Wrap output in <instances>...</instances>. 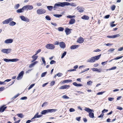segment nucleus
<instances>
[{"mask_svg": "<svg viewBox=\"0 0 123 123\" xmlns=\"http://www.w3.org/2000/svg\"><path fill=\"white\" fill-rule=\"evenodd\" d=\"M12 50V49L10 48L9 49H3L1 50V52L2 53L8 54L10 53Z\"/></svg>", "mask_w": 123, "mask_h": 123, "instance_id": "f257e3e1", "label": "nucleus"}, {"mask_svg": "<svg viewBox=\"0 0 123 123\" xmlns=\"http://www.w3.org/2000/svg\"><path fill=\"white\" fill-rule=\"evenodd\" d=\"M115 8V5H113L111 7V9L113 11L114 10Z\"/></svg>", "mask_w": 123, "mask_h": 123, "instance_id": "c03bdc74", "label": "nucleus"}, {"mask_svg": "<svg viewBox=\"0 0 123 123\" xmlns=\"http://www.w3.org/2000/svg\"><path fill=\"white\" fill-rule=\"evenodd\" d=\"M84 39L81 37H80L78 39L77 42L80 43H82L84 41Z\"/></svg>", "mask_w": 123, "mask_h": 123, "instance_id": "9d476101", "label": "nucleus"}, {"mask_svg": "<svg viewBox=\"0 0 123 123\" xmlns=\"http://www.w3.org/2000/svg\"><path fill=\"white\" fill-rule=\"evenodd\" d=\"M72 29H69L68 28H66L65 29V31L66 34L67 35L70 34L71 33V31Z\"/></svg>", "mask_w": 123, "mask_h": 123, "instance_id": "1a4fd4ad", "label": "nucleus"}, {"mask_svg": "<svg viewBox=\"0 0 123 123\" xmlns=\"http://www.w3.org/2000/svg\"><path fill=\"white\" fill-rule=\"evenodd\" d=\"M84 110L89 113L91 112H94V111L93 110L87 107L85 108L84 109Z\"/></svg>", "mask_w": 123, "mask_h": 123, "instance_id": "4468645a", "label": "nucleus"}, {"mask_svg": "<svg viewBox=\"0 0 123 123\" xmlns=\"http://www.w3.org/2000/svg\"><path fill=\"white\" fill-rule=\"evenodd\" d=\"M87 62H95L94 58L93 56L92 57L88 60L87 61Z\"/></svg>", "mask_w": 123, "mask_h": 123, "instance_id": "9b49d317", "label": "nucleus"}, {"mask_svg": "<svg viewBox=\"0 0 123 123\" xmlns=\"http://www.w3.org/2000/svg\"><path fill=\"white\" fill-rule=\"evenodd\" d=\"M101 56V54H100L98 55L95 56H93L95 61H96L98 60V59H99L100 58V57Z\"/></svg>", "mask_w": 123, "mask_h": 123, "instance_id": "f3484780", "label": "nucleus"}, {"mask_svg": "<svg viewBox=\"0 0 123 123\" xmlns=\"http://www.w3.org/2000/svg\"><path fill=\"white\" fill-rule=\"evenodd\" d=\"M19 18L22 21L27 22H30V20L28 18L23 15L20 16Z\"/></svg>", "mask_w": 123, "mask_h": 123, "instance_id": "7ed1b4c3", "label": "nucleus"}, {"mask_svg": "<svg viewBox=\"0 0 123 123\" xmlns=\"http://www.w3.org/2000/svg\"><path fill=\"white\" fill-rule=\"evenodd\" d=\"M75 15H68L67 16V17L70 18H75Z\"/></svg>", "mask_w": 123, "mask_h": 123, "instance_id": "473e14b6", "label": "nucleus"}, {"mask_svg": "<svg viewBox=\"0 0 123 123\" xmlns=\"http://www.w3.org/2000/svg\"><path fill=\"white\" fill-rule=\"evenodd\" d=\"M13 39H9L6 40L4 43L6 44L11 43L13 42Z\"/></svg>", "mask_w": 123, "mask_h": 123, "instance_id": "6e6552de", "label": "nucleus"}, {"mask_svg": "<svg viewBox=\"0 0 123 123\" xmlns=\"http://www.w3.org/2000/svg\"><path fill=\"white\" fill-rule=\"evenodd\" d=\"M41 51V50L40 49H39L36 52V54H35V55H37L38 53L40 52Z\"/></svg>", "mask_w": 123, "mask_h": 123, "instance_id": "e2e57ef3", "label": "nucleus"}, {"mask_svg": "<svg viewBox=\"0 0 123 123\" xmlns=\"http://www.w3.org/2000/svg\"><path fill=\"white\" fill-rule=\"evenodd\" d=\"M72 81V80H65L63 81H61V82H62V83H69L70 82Z\"/></svg>", "mask_w": 123, "mask_h": 123, "instance_id": "5701e85b", "label": "nucleus"}, {"mask_svg": "<svg viewBox=\"0 0 123 123\" xmlns=\"http://www.w3.org/2000/svg\"><path fill=\"white\" fill-rule=\"evenodd\" d=\"M53 8L54 10H56V8H57V6H56V5L55 4L54 5V6H53Z\"/></svg>", "mask_w": 123, "mask_h": 123, "instance_id": "bf43d9fd", "label": "nucleus"}, {"mask_svg": "<svg viewBox=\"0 0 123 123\" xmlns=\"http://www.w3.org/2000/svg\"><path fill=\"white\" fill-rule=\"evenodd\" d=\"M74 111L75 110L73 108H71L69 110V111L71 112Z\"/></svg>", "mask_w": 123, "mask_h": 123, "instance_id": "774afa93", "label": "nucleus"}, {"mask_svg": "<svg viewBox=\"0 0 123 123\" xmlns=\"http://www.w3.org/2000/svg\"><path fill=\"white\" fill-rule=\"evenodd\" d=\"M107 37L110 38H114L115 37V35H114L111 36H108Z\"/></svg>", "mask_w": 123, "mask_h": 123, "instance_id": "49530a36", "label": "nucleus"}, {"mask_svg": "<svg viewBox=\"0 0 123 123\" xmlns=\"http://www.w3.org/2000/svg\"><path fill=\"white\" fill-rule=\"evenodd\" d=\"M5 89L4 87L3 86H2L0 87V91H3Z\"/></svg>", "mask_w": 123, "mask_h": 123, "instance_id": "680f3d73", "label": "nucleus"}, {"mask_svg": "<svg viewBox=\"0 0 123 123\" xmlns=\"http://www.w3.org/2000/svg\"><path fill=\"white\" fill-rule=\"evenodd\" d=\"M81 18L83 19L88 20L89 19V17L87 16L84 15L81 17Z\"/></svg>", "mask_w": 123, "mask_h": 123, "instance_id": "412c9836", "label": "nucleus"}, {"mask_svg": "<svg viewBox=\"0 0 123 123\" xmlns=\"http://www.w3.org/2000/svg\"><path fill=\"white\" fill-rule=\"evenodd\" d=\"M18 60L17 59H11V62H17Z\"/></svg>", "mask_w": 123, "mask_h": 123, "instance_id": "3c124183", "label": "nucleus"}, {"mask_svg": "<svg viewBox=\"0 0 123 123\" xmlns=\"http://www.w3.org/2000/svg\"><path fill=\"white\" fill-rule=\"evenodd\" d=\"M105 92V91L99 92L97 93V95H102L103 93H104Z\"/></svg>", "mask_w": 123, "mask_h": 123, "instance_id": "603ef678", "label": "nucleus"}, {"mask_svg": "<svg viewBox=\"0 0 123 123\" xmlns=\"http://www.w3.org/2000/svg\"><path fill=\"white\" fill-rule=\"evenodd\" d=\"M4 60L6 62H11V59H4Z\"/></svg>", "mask_w": 123, "mask_h": 123, "instance_id": "c9c22d12", "label": "nucleus"}, {"mask_svg": "<svg viewBox=\"0 0 123 123\" xmlns=\"http://www.w3.org/2000/svg\"><path fill=\"white\" fill-rule=\"evenodd\" d=\"M37 12L38 14H40L45 13L46 11L43 9H39L37 10Z\"/></svg>", "mask_w": 123, "mask_h": 123, "instance_id": "423d86ee", "label": "nucleus"}, {"mask_svg": "<svg viewBox=\"0 0 123 123\" xmlns=\"http://www.w3.org/2000/svg\"><path fill=\"white\" fill-rule=\"evenodd\" d=\"M23 8H24L25 10H31L33 9V7L32 5H28L24 6Z\"/></svg>", "mask_w": 123, "mask_h": 123, "instance_id": "20e7f679", "label": "nucleus"}, {"mask_svg": "<svg viewBox=\"0 0 123 123\" xmlns=\"http://www.w3.org/2000/svg\"><path fill=\"white\" fill-rule=\"evenodd\" d=\"M25 10L24 8H23V7L22 8L18 9L17 10V13H21L24 12V10Z\"/></svg>", "mask_w": 123, "mask_h": 123, "instance_id": "2eb2a0df", "label": "nucleus"}, {"mask_svg": "<svg viewBox=\"0 0 123 123\" xmlns=\"http://www.w3.org/2000/svg\"><path fill=\"white\" fill-rule=\"evenodd\" d=\"M59 44L60 47L64 49L65 47V44L63 42H62L60 43Z\"/></svg>", "mask_w": 123, "mask_h": 123, "instance_id": "f8f14e48", "label": "nucleus"}, {"mask_svg": "<svg viewBox=\"0 0 123 123\" xmlns=\"http://www.w3.org/2000/svg\"><path fill=\"white\" fill-rule=\"evenodd\" d=\"M108 111V110H106L105 109L102 111V112L103 113H104L105 112H107Z\"/></svg>", "mask_w": 123, "mask_h": 123, "instance_id": "0e129e2a", "label": "nucleus"}, {"mask_svg": "<svg viewBox=\"0 0 123 123\" xmlns=\"http://www.w3.org/2000/svg\"><path fill=\"white\" fill-rule=\"evenodd\" d=\"M89 68H87L85 70H84L82 71L81 72V73H80V74L83 73L89 70Z\"/></svg>", "mask_w": 123, "mask_h": 123, "instance_id": "6e6d98bb", "label": "nucleus"}, {"mask_svg": "<svg viewBox=\"0 0 123 123\" xmlns=\"http://www.w3.org/2000/svg\"><path fill=\"white\" fill-rule=\"evenodd\" d=\"M70 6H72L75 7L76 6V4L74 3H71L70 4Z\"/></svg>", "mask_w": 123, "mask_h": 123, "instance_id": "de8ad7c7", "label": "nucleus"}, {"mask_svg": "<svg viewBox=\"0 0 123 123\" xmlns=\"http://www.w3.org/2000/svg\"><path fill=\"white\" fill-rule=\"evenodd\" d=\"M63 75V74L61 73H59L57 74V76L59 77L62 76Z\"/></svg>", "mask_w": 123, "mask_h": 123, "instance_id": "4d7b16f0", "label": "nucleus"}, {"mask_svg": "<svg viewBox=\"0 0 123 123\" xmlns=\"http://www.w3.org/2000/svg\"><path fill=\"white\" fill-rule=\"evenodd\" d=\"M45 47L48 49H54L55 47L52 44H48L46 45Z\"/></svg>", "mask_w": 123, "mask_h": 123, "instance_id": "f03ea898", "label": "nucleus"}, {"mask_svg": "<svg viewBox=\"0 0 123 123\" xmlns=\"http://www.w3.org/2000/svg\"><path fill=\"white\" fill-rule=\"evenodd\" d=\"M70 86L68 85H64L61 86L59 88V89H67L68 87H70Z\"/></svg>", "mask_w": 123, "mask_h": 123, "instance_id": "ddd939ff", "label": "nucleus"}, {"mask_svg": "<svg viewBox=\"0 0 123 123\" xmlns=\"http://www.w3.org/2000/svg\"><path fill=\"white\" fill-rule=\"evenodd\" d=\"M16 23L13 21H12L10 22V23L9 24V25L11 26H13L15 25L16 24Z\"/></svg>", "mask_w": 123, "mask_h": 123, "instance_id": "c85d7f7f", "label": "nucleus"}, {"mask_svg": "<svg viewBox=\"0 0 123 123\" xmlns=\"http://www.w3.org/2000/svg\"><path fill=\"white\" fill-rule=\"evenodd\" d=\"M115 69V67H113L111 68H109L108 69H106V71H107L108 70H114Z\"/></svg>", "mask_w": 123, "mask_h": 123, "instance_id": "f704fd0d", "label": "nucleus"}, {"mask_svg": "<svg viewBox=\"0 0 123 123\" xmlns=\"http://www.w3.org/2000/svg\"><path fill=\"white\" fill-rule=\"evenodd\" d=\"M59 31H63L64 30V28L62 27H60L58 28L57 29Z\"/></svg>", "mask_w": 123, "mask_h": 123, "instance_id": "7c9ffc66", "label": "nucleus"}, {"mask_svg": "<svg viewBox=\"0 0 123 123\" xmlns=\"http://www.w3.org/2000/svg\"><path fill=\"white\" fill-rule=\"evenodd\" d=\"M36 55L35 54L33 55L32 57V58L36 60L38 57V56H36Z\"/></svg>", "mask_w": 123, "mask_h": 123, "instance_id": "2f4dec72", "label": "nucleus"}, {"mask_svg": "<svg viewBox=\"0 0 123 123\" xmlns=\"http://www.w3.org/2000/svg\"><path fill=\"white\" fill-rule=\"evenodd\" d=\"M113 98H108V100L110 101H112L114 99Z\"/></svg>", "mask_w": 123, "mask_h": 123, "instance_id": "69168bd1", "label": "nucleus"}, {"mask_svg": "<svg viewBox=\"0 0 123 123\" xmlns=\"http://www.w3.org/2000/svg\"><path fill=\"white\" fill-rule=\"evenodd\" d=\"M63 6H69L70 5V3L68 2H63Z\"/></svg>", "mask_w": 123, "mask_h": 123, "instance_id": "bb28decb", "label": "nucleus"}, {"mask_svg": "<svg viewBox=\"0 0 123 123\" xmlns=\"http://www.w3.org/2000/svg\"><path fill=\"white\" fill-rule=\"evenodd\" d=\"M56 62L54 60H52L50 62V64H53L55 63Z\"/></svg>", "mask_w": 123, "mask_h": 123, "instance_id": "864d4df0", "label": "nucleus"}, {"mask_svg": "<svg viewBox=\"0 0 123 123\" xmlns=\"http://www.w3.org/2000/svg\"><path fill=\"white\" fill-rule=\"evenodd\" d=\"M38 113L37 112L36 113V114L34 116V117L32 118L31 119V120H32L33 119H34L35 118H38L37 116H38Z\"/></svg>", "mask_w": 123, "mask_h": 123, "instance_id": "58836bf2", "label": "nucleus"}, {"mask_svg": "<svg viewBox=\"0 0 123 123\" xmlns=\"http://www.w3.org/2000/svg\"><path fill=\"white\" fill-rule=\"evenodd\" d=\"M66 52H64L62 54L61 58H63L64 57V56H65V55H66Z\"/></svg>", "mask_w": 123, "mask_h": 123, "instance_id": "ea45409f", "label": "nucleus"}, {"mask_svg": "<svg viewBox=\"0 0 123 123\" xmlns=\"http://www.w3.org/2000/svg\"><path fill=\"white\" fill-rule=\"evenodd\" d=\"M27 98L26 97H24L21 98L20 99L21 100H26L27 99Z\"/></svg>", "mask_w": 123, "mask_h": 123, "instance_id": "13d9d810", "label": "nucleus"}, {"mask_svg": "<svg viewBox=\"0 0 123 123\" xmlns=\"http://www.w3.org/2000/svg\"><path fill=\"white\" fill-rule=\"evenodd\" d=\"M41 59L42 62H43V63L45 64V61L44 58L43 57H41Z\"/></svg>", "mask_w": 123, "mask_h": 123, "instance_id": "052dcab7", "label": "nucleus"}, {"mask_svg": "<svg viewBox=\"0 0 123 123\" xmlns=\"http://www.w3.org/2000/svg\"><path fill=\"white\" fill-rule=\"evenodd\" d=\"M53 16L56 18H59L62 16V15H61L59 14H54Z\"/></svg>", "mask_w": 123, "mask_h": 123, "instance_id": "e433bc0d", "label": "nucleus"}, {"mask_svg": "<svg viewBox=\"0 0 123 123\" xmlns=\"http://www.w3.org/2000/svg\"><path fill=\"white\" fill-rule=\"evenodd\" d=\"M45 18L47 20H51L49 16H46Z\"/></svg>", "mask_w": 123, "mask_h": 123, "instance_id": "a19ab883", "label": "nucleus"}, {"mask_svg": "<svg viewBox=\"0 0 123 123\" xmlns=\"http://www.w3.org/2000/svg\"><path fill=\"white\" fill-rule=\"evenodd\" d=\"M79 47V45H73L70 47V48L71 49H74L78 48Z\"/></svg>", "mask_w": 123, "mask_h": 123, "instance_id": "b1692460", "label": "nucleus"}, {"mask_svg": "<svg viewBox=\"0 0 123 123\" xmlns=\"http://www.w3.org/2000/svg\"><path fill=\"white\" fill-rule=\"evenodd\" d=\"M19 4H17L16 6H15L14 8L15 9H17L19 6Z\"/></svg>", "mask_w": 123, "mask_h": 123, "instance_id": "5fc2aeb1", "label": "nucleus"}, {"mask_svg": "<svg viewBox=\"0 0 123 123\" xmlns=\"http://www.w3.org/2000/svg\"><path fill=\"white\" fill-rule=\"evenodd\" d=\"M6 107H4V106H3L0 108V109L1 111V112H3L6 109Z\"/></svg>", "mask_w": 123, "mask_h": 123, "instance_id": "cd10ccee", "label": "nucleus"}, {"mask_svg": "<svg viewBox=\"0 0 123 123\" xmlns=\"http://www.w3.org/2000/svg\"><path fill=\"white\" fill-rule=\"evenodd\" d=\"M92 82L91 80H90L87 82V84L88 85H90L92 84Z\"/></svg>", "mask_w": 123, "mask_h": 123, "instance_id": "8fccbe9b", "label": "nucleus"}, {"mask_svg": "<svg viewBox=\"0 0 123 123\" xmlns=\"http://www.w3.org/2000/svg\"><path fill=\"white\" fill-rule=\"evenodd\" d=\"M55 81H54L52 82H51V83H50V85L51 86H53L55 84Z\"/></svg>", "mask_w": 123, "mask_h": 123, "instance_id": "338daca9", "label": "nucleus"}, {"mask_svg": "<svg viewBox=\"0 0 123 123\" xmlns=\"http://www.w3.org/2000/svg\"><path fill=\"white\" fill-rule=\"evenodd\" d=\"M24 74V71H22L19 74L18 76L17 77V79L18 80H19L21 79L23 77Z\"/></svg>", "mask_w": 123, "mask_h": 123, "instance_id": "39448f33", "label": "nucleus"}, {"mask_svg": "<svg viewBox=\"0 0 123 123\" xmlns=\"http://www.w3.org/2000/svg\"><path fill=\"white\" fill-rule=\"evenodd\" d=\"M48 113H52L54 112L57 111L56 109H48Z\"/></svg>", "mask_w": 123, "mask_h": 123, "instance_id": "a211bd4d", "label": "nucleus"}, {"mask_svg": "<svg viewBox=\"0 0 123 123\" xmlns=\"http://www.w3.org/2000/svg\"><path fill=\"white\" fill-rule=\"evenodd\" d=\"M77 9L78 10H79V12H83L85 10L84 8L80 7L79 6L77 7Z\"/></svg>", "mask_w": 123, "mask_h": 123, "instance_id": "dca6fc26", "label": "nucleus"}, {"mask_svg": "<svg viewBox=\"0 0 123 123\" xmlns=\"http://www.w3.org/2000/svg\"><path fill=\"white\" fill-rule=\"evenodd\" d=\"M62 98L63 99H69V98L66 95H64V96H63L62 97Z\"/></svg>", "mask_w": 123, "mask_h": 123, "instance_id": "37998d69", "label": "nucleus"}, {"mask_svg": "<svg viewBox=\"0 0 123 123\" xmlns=\"http://www.w3.org/2000/svg\"><path fill=\"white\" fill-rule=\"evenodd\" d=\"M35 84H31L28 88V90H29L31 89L35 85Z\"/></svg>", "mask_w": 123, "mask_h": 123, "instance_id": "79ce46f5", "label": "nucleus"}, {"mask_svg": "<svg viewBox=\"0 0 123 123\" xmlns=\"http://www.w3.org/2000/svg\"><path fill=\"white\" fill-rule=\"evenodd\" d=\"M114 23L115 21H113L111 23L110 25L111 27H113L115 26V25L114 24Z\"/></svg>", "mask_w": 123, "mask_h": 123, "instance_id": "a18cd8bd", "label": "nucleus"}, {"mask_svg": "<svg viewBox=\"0 0 123 123\" xmlns=\"http://www.w3.org/2000/svg\"><path fill=\"white\" fill-rule=\"evenodd\" d=\"M75 19L74 18H72L70 20L69 24L70 25H72L74 24L75 22Z\"/></svg>", "mask_w": 123, "mask_h": 123, "instance_id": "6ab92c4d", "label": "nucleus"}, {"mask_svg": "<svg viewBox=\"0 0 123 123\" xmlns=\"http://www.w3.org/2000/svg\"><path fill=\"white\" fill-rule=\"evenodd\" d=\"M57 6L63 7V2H59L58 3H55Z\"/></svg>", "mask_w": 123, "mask_h": 123, "instance_id": "393cba45", "label": "nucleus"}, {"mask_svg": "<svg viewBox=\"0 0 123 123\" xmlns=\"http://www.w3.org/2000/svg\"><path fill=\"white\" fill-rule=\"evenodd\" d=\"M73 84L75 86L77 87L81 86H83V85L82 84H78L76 82H74L73 83Z\"/></svg>", "mask_w": 123, "mask_h": 123, "instance_id": "4be33fe9", "label": "nucleus"}, {"mask_svg": "<svg viewBox=\"0 0 123 123\" xmlns=\"http://www.w3.org/2000/svg\"><path fill=\"white\" fill-rule=\"evenodd\" d=\"M46 113H48V110H43L41 112V114H45Z\"/></svg>", "mask_w": 123, "mask_h": 123, "instance_id": "c756f323", "label": "nucleus"}, {"mask_svg": "<svg viewBox=\"0 0 123 123\" xmlns=\"http://www.w3.org/2000/svg\"><path fill=\"white\" fill-rule=\"evenodd\" d=\"M38 62L37 61H35L34 62L32 63L29 66V68H31L35 65L36 64H37Z\"/></svg>", "mask_w": 123, "mask_h": 123, "instance_id": "aec40b11", "label": "nucleus"}, {"mask_svg": "<svg viewBox=\"0 0 123 123\" xmlns=\"http://www.w3.org/2000/svg\"><path fill=\"white\" fill-rule=\"evenodd\" d=\"M89 117L91 118H93L94 117V114L92 112H91L89 113Z\"/></svg>", "mask_w": 123, "mask_h": 123, "instance_id": "a878e982", "label": "nucleus"}, {"mask_svg": "<svg viewBox=\"0 0 123 123\" xmlns=\"http://www.w3.org/2000/svg\"><path fill=\"white\" fill-rule=\"evenodd\" d=\"M47 7L49 10L51 11L53 8V6H47Z\"/></svg>", "mask_w": 123, "mask_h": 123, "instance_id": "72a5a7b5", "label": "nucleus"}, {"mask_svg": "<svg viewBox=\"0 0 123 123\" xmlns=\"http://www.w3.org/2000/svg\"><path fill=\"white\" fill-rule=\"evenodd\" d=\"M46 73H47L46 72H44V73H42L41 75V77H44L45 76V75L46 74Z\"/></svg>", "mask_w": 123, "mask_h": 123, "instance_id": "09e8293b", "label": "nucleus"}, {"mask_svg": "<svg viewBox=\"0 0 123 123\" xmlns=\"http://www.w3.org/2000/svg\"><path fill=\"white\" fill-rule=\"evenodd\" d=\"M13 19L12 18H10L6 19L2 22L3 24H8L10 22L13 20Z\"/></svg>", "mask_w": 123, "mask_h": 123, "instance_id": "0eeeda50", "label": "nucleus"}, {"mask_svg": "<svg viewBox=\"0 0 123 123\" xmlns=\"http://www.w3.org/2000/svg\"><path fill=\"white\" fill-rule=\"evenodd\" d=\"M17 115L18 117L21 118H22L24 116L22 114V113L17 114Z\"/></svg>", "mask_w": 123, "mask_h": 123, "instance_id": "4c0bfd02", "label": "nucleus"}]
</instances>
